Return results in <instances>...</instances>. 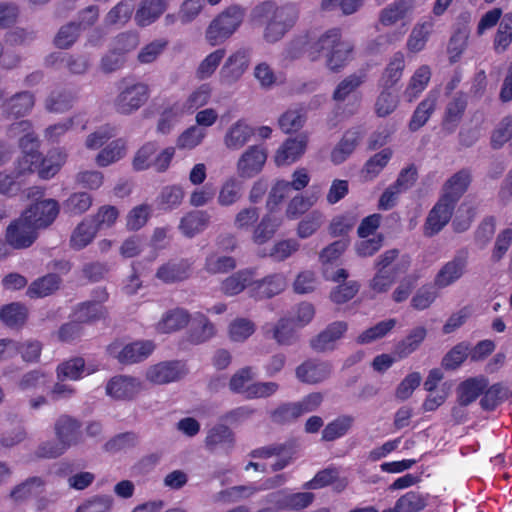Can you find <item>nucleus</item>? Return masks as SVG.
Instances as JSON below:
<instances>
[{
    "label": "nucleus",
    "instance_id": "nucleus-3",
    "mask_svg": "<svg viewBox=\"0 0 512 512\" xmlns=\"http://www.w3.org/2000/svg\"><path fill=\"white\" fill-rule=\"evenodd\" d=\"M299 15L295 4L277 6L266 1L257 5L251 13L253 21L265 23L263 38L268 43L281 40L295 25Z\"/></svg>",
    "mask_w": 512,
    "mask_h": 512
},
{
    "label": "nucleus",
    "instance_id": "nucleus-31",
    "mask_svg": "<svg viewBox=\"0 0 512 512\" xmlns=\"http://www.w3.org/2000/svg\"><path fill=\"white\" fill-rule=\"evenodd\" d=\"M362 135L359 129L347 131L340 142L331 152V160L334 164L343 163L355 150Z\"/></svg>",
    "mask_w": 512,
    "mask_h": 512
},
{
    "label": "nucleus",
    "instance_id": "nucleus-54",
    "mask_svg": "<svg viewBox=\"0 0 512 512\" xmlns=\"http://www.w3.org/2000/svg\"><path fill=\"white\" fill-rule=\"evenodd\" d=\"M354 418L349 415H342L326 425L322 431V438L325 441H334L344 436L352 427Z\"/></svg>",
    "mask_w": 512,
    "mask_h": 512
},
{
    "label": "nucleus",
    "instance_id": "nucleus-24",
    "mask_svg": "<svg viewBox=\"0 0 512 512\" xmlns=\"http://www.w3.org/2000/svg\"><path fill=\"white\" fill-rule=\"evenodd\" d=\"M330 374V363L318 360H307L296 369L297 378L307 384L320 383L326 380Z\"/></svg>",
    "mask_w": 512,
    "mask_h": 512
},
{
    "label": "nucleus",
    "instance_id": "nucleus-53",
    "mask_svg": "<svg viewBox=\"0 0 512 512\" xmlns=\"http://www.w3.org/2000/svg\"><path fill=\"white\" fill-rule=\"evenodd\" d=\"M512 42V13H506L497 29L493 46L497 53L507 50Z\"/></svg>",
    "mask_w": 512,
    "mask_h": 512
},
{
    "label": "nucleus",
    "instance_id": "nucleus-32",
    "mask_svg": "<svg viewBox=\"0 0 512 512\" xmlns=\"http://www.w3.org/2000/svg\"><path fill=\"white\" fill-rule=\"evenodd\" d=\"M275 210H269L255 227L252 239L256 244H264L269 241L282 224V219L275 215Z\"/></svg>",
    "mask_w": 512,
    "mask_h": 512
},
{
    "label": "nucleus",
    "instance_id": "nucleus-57",
    "mask_svg": "<svg viewBox=\"0 0 512 512\" xmlns=\"http://www.w3.org/2000/svg\"><path fill=\"white\" fill-rule=\"evenodd\" d=\"M212 95V88L209 84H202L193 90L184 102H181L187 113H193L205 106Z\"/></svg>",
    "mask_w": 512,
    "mask_h": 512
},
{
    "label": "nucleus",
    "instance_id": "nucleus-8",
    "mask_svg": "<svg viewBox=\"0 0 512 512\" xmlns=\"http://www.w3.org/2000/svg\"><path fill=\"white\" fill-rule=\"evenodd\" d=\"M37 238V229L23 216L12 221L5 232V240L13 249H26Z\"/></svg>",
    "mask_w": 512,
    "mask_h": 512
},
{
    "label": "nucleus",
    "instance_id": "nucleus-48",
    "mask_svg": "<svg viewBox=\"0 0 512 512\" xmlns=\"http://www.w3.org/2000/svg\"><path fill=\"white\" fill-rule=\"evenodd\" d=\"M285 482L284 475H276L275 477L268 479L263 483L262 486L256 487L254 485L250 486H235L232 487L230 490L227 491V494L230 498L233 500H237L240 498L250 497L251 495L255 494L256 492L260 490H266L275 488L277 486L282 485Z\"/></svg>",
    "mask_w": 512,
    "mask_h": 512
},
{
    "label": "nucleus",
    "instance_id": "nucleus-29",
    "mask_svg": "<svg viewBox=\"0 0 512 512\" xmlns=\"http://www.w3.org/2000/svg\"><path fill=\"white\" fill-rule=\"evenodd\" d=\"M210 223V215L203 210L191 211L182 217L179 229L186 237L203 232Z\"/></svg>",
    "mask_w": 512,
    "mask_h": 512
},
{
    "label": "nucleus",
    "instance_id": "nucleus-22",
    "mask_svg": "<svg viewBox=\"0 0 512 512\" xmlns=\"http://www.w3.org/2000/svg\"><path fill=\"white\" fill-rule=\"evenodd\" d=\"M54 432L57 440L66 449L81 441L80 424L71 416L61 415L54 424Z\"/></svg>",
    "mask_w": 512,
    "mask_h": 512
},
{
    "label": "nucleus",
    "instance_id": "nucleus-9",
    "mask_svg": "<svg viewBox=\"0 0 512 512\" xmlns=\"http://www.w3.org/2000/svg\"><path fill=\"white\" fill-rule=\"evenodd\" d=\"M186 373V367L180 361L160 362L147 369L146 379L153 384L162 385L178 381Z\"/></svg>",
    "mask_w": 512,
    "mask_h": 512
},
{
    "label": "nucleus",
    "instance_id": "nucleus-44",
    "mask_svg": "<svg viewBox=\"0 0 512 512\" xmlns=\"http://www.w3.org/2000/svg\"><path fill=\"white\" fill-rule=\"evenodd\" d=\"M185 114H187V112L183 108L181 102H175L162 112L158 120L157 132L163 135L169 134L176 125V123Z\"/></svg>",
    "mask_w": 512,
    "mask_h": 512
},
{
    "label": "nucleus",
    "instance_id": "nucleus-2",
    "mask_svg": "<svg viewBox=\"0 0 512 512\" xmlns=\"http://www.w3.org/2000/svg\"><path fill=\"white\" fill-rule=\"evenodd\" d=\"M354 43L343 36L340 28H329L321 33H310L294 39L287 48V56L305 55L310 61L325 57L327 68L333 72L343 69L353 57Z\"/></svg>",
    "mask_w": 512,
    "mask_h": 512
},
{
    "label": "nucleus",
    "instance_id": "nucleus-49",
    "mask_svg": "<svg viewBox=\"0 0 512 512\" xmlns=\"http://www.w3.org/2000/svg\"><path fill=\"white\" fill-rule=\"evenodd\" d=\"M234 441L232 431L225 425H217L209 430L206 437V446L211 449L229 448Z\"/></svg>",
    "mask_w": 512,
    "mask_h": 512
},
{
    "label": "nucleus",
    "instance_id": "nucleus-16",
    "mask_svg": "<svg viewBox=\"0 0 512 512\" xmlns=\"http://www.w3.org/2000/svg\"><path fill=\"white\" fill-rule=\"evenodd\" d=\"M314 494L311 492L289 493L280 490L268 495V502L280 510H301L312 504Z\"/></svg>",
    "mask_w": 512,
    "mask_h": 512
},
{
    "label": "nucleus",
    "instance_id": "nucleus-50",
    "mask_svg": "<svg viewBox=\"0 0 512 512\" xmlns=\"http://www.w3.org/2000/svg\"><path fill=\"white\" fill-rule=\"evenodd\" d=\"M34 106V96L29 92H21L9 99L5 111L14 117L28 114Z\"/></svg>",
    "mask_w": 512,
    "mask_h": 512
},
{
    "label": "nucleus",
    "instance_id": "nucleus-36",
    "mask_svg": "<svg viewBox=\"0 0 512 512\" xmlns=\"http://www.w3.org/2000/svg\"><path fill=\"white\" fill-rule=\"evenodd\" d=\"M438 96V91H430L427 97L419 103L410 120V130L416 131L428 121L435 110Z\"/></svg>",
    "mask_w": 512,
    "mask_h": 512
},
{
    "label": "nucleus",
    "instance_id": "nucleus-10",
    "mask_svg": "<svg viewBox=\"0 0 512 512\" xmlns=\"http://www.w3.org/2000/svg\"><path fill=\"white\" fill-rule=\"evenodd\" d=\"M59 207L57 201L47 199L36 202L26 209L22 215L36 228L49 226L57 217Z\"/></svg>",
    "mask_w": 512,
    "mask_h": 512
},
{
    "label": "nucleus",
    "instance_id": "nucleus-7",
    "mask_svg": "<svg viewBox=\"0 0 512 512\" xmlns=\"http://www.w3.org/2000/svg\"><path fill=\"white\" fill-rule=\"evenodd\" d=\"M250 64V51L240 48L233 52L225 61L219 72V82L222 85H232L238 82Z\"/></svg>",
    "mask_w": 512,
    "mask_h": 512
},
{
    "label": "nucleus",
    "instance_id": "nucleus-63",
    "mask_svg": "<svg viewBox=\"0 0 512 512\" xmlns=\"http://www.w3.org/2000/svg\"><path fill=\"white\" fill-rule=\"evenodd\" d=\"M255 324L243 317L234 319L228 327L229 338L234 342H244L255 332Z\"/></svg>",
    "mask_w": 512,
    "mask_h": 512
},
{
    "label": "nucleus",
    "instance_id": "nucleus-45",
    "mask_svg": "<svg viewBox=\"0 0 512 512\" xmlns=\"http://www.w3.org/2000/svg\"><path fill=\"white\" fill-rule=\"evenodd\" d=\"M405 58L402 52H396L385 68L381 81L384 88L393 87L402 77Z\"/></svg>",
    "mask_w": 512,
    "mask_h": 512
},
{
    "label": "nucleus",
    "instance_id": "nucleus-51",
    "mask_svg": "<svg viewBox=\"0 0 512 512\" xmlns=\"http://www.w3.org/2000/svg\"><path fill=\"white\" fill-rule=\"evenodd\" d=\"M242 194V185L234 177L228 178L221 185L217 201L220 206L227 207L235 204Z\"/></svg>",
    "mask_w": 512,
    "mask_h": 512
},
{
    "label": "nucleus",
    "instance_id": "nucleus-1",
    "mask_svg": "<svg viewBox=\"0 0 512 512\" xmlns=\"http://www.w3.org/2000/svg\"><path fill=\"white\" fill-rule=\"evenodd\" d=\"M354 43L343 36L340 28H329L321 33H310L294 39L287 48V56L305 55L310 61L325 57L327 68L333 72L343 69L353 57Z\"/></svg>",
    "mask_w": 512,
    "mask_h": 512
},
{
    "label": "nucleus",
    "instance_id": "nucleus-58",
    "mask_svg": "<svg viewBox=\"0 0 512 512\" xmlns=\"http://www.w3.org/2000/svg\"><path fill=\"white\" fill-rule=\"evenodd\" d=\"M27 318V308L20 303L5 305L0 310L1 321L9 327H18L24 324Z\"/></svg>",
    "mask_w": 512,
    "mask_h": 512
},
{
    "label": "nucleus",
    "instance_id": "nucleus-35",
    "mask_svg": "<svg viewBox=\"0 0 512 512\" xmlns=\"http://www.w3.org/2000/svg\"><path fill=\"white\" fill-rule=\"evenodd\" d=\"M431 78V69L427 65L420 66L410 78L403 98L408 102H413L425 90Z\"/></svg>",
    "mask_w": 512,
    "mask_h": 512
},
{
    "label": "nucleus",
    "instance_id": "nucleus-17",
    "mask_svg": "<svg viewBox=\"0 0 512 512\" xmlns=\"http://www.w3.org/2000/svg\"><path fill=\"white\" fill-rule=\"evenodd\" d=\"M467 267V255L461 253L445 263L435 276L434 284L437 288H446L458 281L465 273Z\"/></svg>",
    "mask_w": 512,
    "mask_h": 512
},
{
    "label": "nucleus",
    "instance_id": "nucleus-13",
    "mask_svg": "<svg viewBox=\"0 0 512 512\" xmlns=\"http://www.w3.org/2000/svg\"><path fill=\"white\" fill-rule=\"evenodd\" d=\"M255 132L254 127L247 120L238 119L226 129L223 145L229 151H238L250 142Z\"/></svg>",
    "mask_w": 512,
    "mask_h": 512
},
{
    "label": "nucleus",
    "instance_id": "nucleus-19",
    "mask_svg": "<svg viewBox=\"0 0 512 512\" xmlns=\"http://www.w3.org/2000/svg\"><path fill=\"white\" fill-rule=\"evenodd\" d=\"M287 286V279L282 273H275L256 280L253 278V286L250 296L255 299H266L283 292Z\"/></svg>",
    "mask_w": 512,
    "mask_h": 512
},
{
    "label": "nucleus",
    "instance_id": "nucleus-62",
    "mask_svg": "<svg viewBox=\"0 0 512 512\" xmlns=\"http://www.w3.org/2000/svg\"><path fill=\"white\" fill-rule=\"evenodd\" d=\"M466 105L467 102L463 95L454 97L448 103L443 123L447 129L450 131L455 129L465 111Z\"/></svg>",
    "mask_w": 512,
    "mask_h": 512
},
{
    "label": "nucleus",
    "instance_id": "nucleus-14",
    "mask_svg": "<svg viewBox=\"0 0 512 512\" xmlns=\"http://www.w3.org/2000/svg\"><path fill=\"white\" fill-rule=\"evenodd\" d=\"M454 206L446 202V199H439L434 207L428 213L423 233L427 237L438 234L450 221Z\"/></svg>",
    "mask_w": 512,
    "mask_h": 512
},
{
    "label": "nucleus",
    "instance_id": "nucleus-56",
    "mask_svg": "<svg viewBox=\"0 0 512 512\" xmlns=\"http://www.w3.org/2000/svg\"><path fill=\"white\" fill-rule=\"evenodd\" d=\"M216 333L215 326L206 316L199 314L193 322L190 341L199 344L211 339Z\"/></svg>",
    "mask_w": 512,
    "mask_h": 512
},
{
    "label": "nucleus",
    "instance_id": "nucleus-15",
    "mask_svg": "<svg viewBox=\"0 0 512 512\" xmlns=\"http://www.w3.org/2000/svg\"><path fill=\"white\" fill-rule=\"evenodd\" d=\"M99 370V364L86 363L82 357H74L60 363L56 369L57 379L60 381H77Z\"/></svg>",
    "mask_w": 512,
    "mask_h": 512
},
{
    "label": "nucleus",
    "instance_id": "nucleus-47",
    "mask_svg": "<svg viewBox=\"0 0 512 512\" xmlns=\"http://www.w3.org/2000/svg\"><path fill=\"white\" fill-rule=\"evenodd\" d=\"M60 279L56 274H48L32 282L27 289L30 298H41L50 295L58 289Z\"/></svg>",
    "mask_w": 512,
    "mask_h": 512
},
{
    "label": "nucleus",
    "instance_id": "nucleus-39",
    "mask_svg": "<svg viewBox=\"0 0 512 512\" xmlns=\"http://www.w3.org/2000/svg\"><path fill=\"white\" fill-rule=\"evenodd\" d=\"M366 74L357 72L346 76L336 86L333 92V100L342 102L354 95L357 89L365 82Z\"/></svg>",
    "mask_w": 512,
    "mask_h": 512
},
{
    "label": "nucleus",
    "instance_id": "nucleus-23",
    "mask_svg": "<svg viewBox=\"0 0 512 512\" xmlns=\"http://www.w3.org/2000/svg\"><path fill=\"white\" fill-rule=\"evenodd\" d=\"M458 19L461 22V26H459L451 36L447 48L451 62H456L460 59L466 49L470 34L468 24L471 21V14L469 12H463L459 15Z\"/></svg>",
    "mask_w": 512,
    "mask_h": 512
},
{
    "label": "nucleus",
    "instance_id": "nucleus-43",
    "mask_svg": "<svg viewBox=\"0 0 512 512\" xmlns=\"http://www.w3.org/2000/svg\"><path fill=\"white\" fill-rule=\"evenodd\" d=\"M432 30V21H425L416 24L408 37L406 44L407 49L412 53H418L422 51L426 46Z\"/></svg>",
    "mask_w": 512,
    "mask_h": 512
},
{
    "label": "nucleus",
    "instance_id": "nucleus-34",
    "mask_svg": "<svg viewBox=\"0 0 512 512\" xmlns=\"http://www.w3.org/2000/svg\"><path fill=\"white\" fill-rule=\"evenodd\" d=\"M188 312L181 308H175L163 314L156 324V330L160 333H171L184 328L189 322Z\"/></svg>",
    "mask_w": 512,
    "mask_h": 512
},
{
    "label": "nucleus",
    "instance_id": "nucleus-18",
    "mask_svg": "<svg viewBox=\"0 0 512 512\" xmlns=\"http://www.w3.org/2000/svg\"><path fill=\"white\" fill-rule=\"evenodd\" d=\"M414 3L410 0H396L383 8L379 13V22L386 27L401 23L406 26L410 22V14Z\"/></svg>",
    "mask_w": 512,
    "mask_h": 512
},
{
    "label": "nucleus",
    "instance_id": "nucleus-64",
    "mask_svg": "<svg viewBox=\"0 0 512 512\" xmlns=\"http://www.w3.org/2000/svg\"><path fill=\"white\" fill-rule=\"evenodd\" d=\"M425 506L426 501L423 496L411 491L397 500L394 509L384 512H420Z\"/></svg>",
    "mask_w": 512,
    "mask_h": 512
},
{
    "label": "nucleus",
    "instance_id": "nucleus-46",
    "mask_svg": "<svg viewBox=\"0 0 512 512\" xmlns=\"http://www.w3.org/2000/svg\"><path fill=\"white\" fill-rule=\"evenodd\" d=\"M97 230L90 219L83 220L73 231L70 243L76 250H81L89 245L97 234Z\"/></svg>",
    "mask_w": 512,
    "mask_h": 512
},
{
    "label": "nucleus",
    "instance_id": "nucleus-5",
    "mask_svg": "<svg viewBox=\"0 0 512 512\" xmlns=\"http://www.w3.org/2000/svg\"><path fill=\"white\" fill-rule=\"evenodd\" d=\"M244 18V10L239 6L228 7L208 26L206 39L215 46L227 40L239 28Z\"/></svg>",
    "mask_w": 512,
    "mask_h": 512
},
{
    "label": "nucleus",
    "instance_id": "nucleus-59",
    "mask_svg": "<svg viewBox=\"0 0 512 512\" xmlns=\"http://www.w3.org/2000/svg\"><path fill=\"white\" fill-rule=\"evenodd\" d=\"M224 56V49H217L208 54L198 65L195 73L196 78L199 80H206L210 78L219 67Z\"/></svg>",
    "mask_w": 512,
    "mask_h": 512
},
{
    "label": "nucleus",
    "instance_id": "nucleus-60",
    "mask_svg": "<svg viewBox=\"0 0 512 512\" xmlns=\"http://www.w3.org/2000/svg\"><path fill=\"white\" fill-rule=\"evenodd\" d=\"M133 6L127 1L117 3L106 14L104 23L106 26H124L131 18Z\"/></svg>",
    "mask_w": 512,
    "mask_h": 512
},
{
    "label": "nucleus",
    "instance_id": "nucleus-28",
    "mask_svg": "<svg viewBox=\"0 0 512 512\" xmlns=\"http://www.w3.org/2000/svg\"><path fill=\"white\" fill-rule=\"evenodd\" d=\"M66 159L65 151L59 148L50 150L44 158H40L37 164L39 177L46 180L54 177L60 171Z\"/></svg>",
    "mask_w": 512,
    "mask_h": 512
},
{
    "label": "nucleus",
    "instance_id": "nucleus-37",
    "mask_svg": "<svg viewBox=\"0 0 512 512\" xmlns=\"http://www.w3.org/2000/svg\"><path fill=\"white\" fill-rule=\"evenodd\" d=\"M427 335V330L423 326L412 329L408 335L398 342L394 349V354L399 358H406L416 351Z\"/></svg>",
    "mask_w": 512,
    "mask_h": 512
},
{
    "label": "nucleus",
    "instance_id": "nucleus-20",
    "mask_svg": "<svg viewBox=\"0 0 512 512\" xmlns=\"http://www.w3.org/2000/svg\"><path fill=\"white\" fill-rule=\"evenodd\" d=\"M347 329L348 325L346 322L335 321L311 340V347L317 352L334 350L337 341L343 337Z\"/></svg>",
    "mask_w": 512,
    "mask_h": 512
},
{
    "label": "nucleus",
    "instance_id": "nucleus-42",
    "mask_svg": "<svg viewBox=\"0 0 512 512\" xmlns=\"http://www.w3.org/2000/svg\"><path fill=\"white\" fill-rule=\"evenodd\" d=\"M392 157V150L389 148H385L380 152L373 155L371 158L367 160L363 169L361 170V175L364 180L370 181L376 178L380 172L384 169V167L388 164Z\"/></svg>",
    "mask_w": 512,
    "mask_h": 512
},
{
    "label": "nucleus",
    "instance_id": "nucleus-61",
    "mask_svg": "<svg viewBox=\"0 0 512 512\" xmlns=\"http://www.w3.org/2000/svg\"><path fill=\"white\" fill-rule=\"evenodd\" d=\"M152 214V207L143 203L133 207L126 215V227L130 231H137L144 227Z\"/></svg>",
    "mask_w": 512,
    "mask_h": 512
},
{
    "label": "nucleus",
    "instance_id": "nucleus-26",
    "mask_svg": "<svg viewBox=\"0 0 512 512\" xmlns=\"http://www.w3.org/2000/svg\"><path fill=\"white\" fill-rule=\"evenodd\" d=\"M167 8L160 0H142L135 12L134 21L139 27H147L156 22Z\"/></svg>",
    "mask_w": 512,
    "mask_h": 512
},
{
    "label": "nucleus",
    "instance_id": "nucleus-27",
    "mask_svg": "<svg viewBox=\"0 0 512 512\" xmlns=\"http://www.w3.org/2000/svg\"><path fill=\"white\" fill-rule=\"evenodd\" d=\"M191 274V264L187 260L169 261L161 265L156 278L163 283L169 284L187 279Z\"/></svg>",
    "mask_w": 512,
    "mask_h": 512
},
{
    "label": "nucleus",
    "instance_id": "nucleus-40",
    "mask_svg": "<svg viewBox=\"0 0 512 512\" xmlns=\"http://www.w3.org/2000/svg\"><path fill=\"white\" fill-rule=\"evenodd\" d=\"M184 189L180 185H167L156 198L158 209L171 211L179 207L184 199Z\"/></svg>",
    "mask_w": 512,
    "mask_h": 512
},
{
    "label": "nucleus",
    "instance_id": "nucleus-21",
    "mask_svg": "<svg viewBox=\"0 0 512 512\" xmlns=\"http://www.w3.org/2000/svg\"><path fill=\"white\" fill-rule=\"evenodd\" d=\"M142 382L130 376H115L106 386V392L115 399H131L142 390Z\"/></svg>",
    "mask_w": 512,
    "mask_h": 512
},
{
    "label": "nucleus",
    "instance_id": "nucleus-41",
    "mask_svg": "<svg viewBox=\"0 0 512 512\" xmlns=\"http://www.w3.org/2000/svg\"><path fill=\"white\" fill-rule=\"evenodd\" d=\"M207 134L206 129L191 125L179 134L176 139V147L180 150H193L203 143Z\"/></svg>",
    "mask_w": 512,
    "mask_h": 512
},
{
    "label": "nucleus",
    "instance_id": "nucleus-6",
    "mask_svg": "<svg viewBox=\"0 0 512 512\" xmlns=\"http://www.w3.org/2000/svg\"><path fill=\"white\" fill-rule=\"evenodd\" d=\"M154 348L151 341H137L125 345L120 341H115L108 346L107 352L120 363L132 364L146 359Z\"/></svg>",
    "mask_w": 512,
    "mask_h": 512
},
{
    "label": "nucleus",
    "instance_id": "nucleus-4",
    "mask_svg": "<svg viewBox=\"0 0 512 512\" xmlns=\"http://www.w3.org/2000/svg\"><path fill=\"white\" fill-rule=\"evenodd\" d=\"M149 97L148 84L132 79L123 80L113 100V108L121 115H131L144 106Z\"/></svg>",
    "mask_w": 512,
    "mask_h": 512
},
{
    "label": "nucleus",
    "instance_id": "nucleus-25",
    "mask_svg": "<svg viewBox=\"0 0 512 512\" xmlns=\"http://www.w3.org/2000/svg\"><path fill=\"white\" fill-rule=\"evenodd\" d=\"M255 275L256 273L253 269L239 270L222 281L221 291L226 296L238 295L246 288H249L250 291L253 286V278H255Z\"/></svg>",
    "mask_w": 512,
    "mask_h": 512
},
{
    "label": "nucleus",
    "instance_id": "nucleus-52",
    "mask_svg": "<svg viewBox=\"0 0 512 512\" xmlns=\"http://www.w3.org/2000/svg\"><path fill=\"white\" fill-rule=\"evenodd\" d=\"M126 154V145L122 139L112 141L96 157V163L101 167H106L120 159Z\"/></svg>",
    "mask_w": 512,
    "mask_h": 512
},
{
    "label": "nucleus",
    "instance_id": "nucleus-38",
    "mask_svg": "<svg viewBox=\"0 0 512 512\" xmlns=\"http://www.w3.org/2000/svg\"><path fill=\"white\" fill-rule=\"evenodd\" d=\"M487 386L488 379L484 376L467 379L459 386V403L464 406L469 405L478 398Z\"/></svg>",
    "mask_w": 512,
    "mask_h": 512
},
{
    "label": "nucleus",
    "instance_id": "nucleus-55",
    "mask_svg": "<svg viewBox=\"0 0 512 512\" xmlns=\"http://www.w3.org/2000/svg\"><path fill=\"white\" fill-rule=\"evenodd\" d=\"M509 397V390L501 383L490 386L480 401L484 410L492 411Z\"/></svg>",
    "mask_w": 512,
    "mask_h": 512
},
{
    "label": "nucleus",
    "instance_id": "nucleus-11",
    "mask_svg": "<svg viewBox=\"0 0 512 512\" xmlns=\"http://www.w3.org/2000/svg\"><path fill=\"white\" fill-rule=\"evenodd\" d=\"M308 141V135L305 133L288 138L275 152L276 165L286 166L298 161L304 155Z\"/></svg>",
    "mask_w": 512,
    "mask_h": 512
},
{
    "label": "nucleus",
    "instance_id": "nucleus-30",
    "mask_svg": "<svg viewBox=\"0 0 512 512\" xmlns=\"http://www.w3.org/2000/svg\"><path fill=\"white\" fill-rule=\"evenodd\" d=\"M470 181L471 177L468 171L461 170L457 172L446 182L441 199H446V202L455 206V203L467 190Z\"/></svg>",
    "mask_w": 512,
    "mask_h": 512
},
{
    "label": "nucleus",
    "instance_id": "nucleus-33",
    "mask_svg": "<svg viewBox=\"0 0 512 512\" xmlns=\"http://www.w3.org/2000/svg\"><path fill=\"white\" fill-rule=\"evenodd\" d=\"M10 136H19V144L23 152L38 153V140L32 132L31 123L27 120H22L13 123L9 128Z\"/></svg>",
    "mask_w": 512,
    "mask_h": 512
},
{
    "label": "nucleus",
    "instance_id": "nucleus-12",
    "mask_svg": "<svg viewBox=\"0 0 512 512\" xmlns=\"http://www.w3.org/2000/svg\"><path fill=\"white\" fill-rule=\"evenodd\" d=\"M267 160L266 150L258 145L250 146L237 161V171L240 177L252 178L264 167Z\"/></svg>",
    "mask_w": 512,
    "mask_h": 512
}]
</instances>
